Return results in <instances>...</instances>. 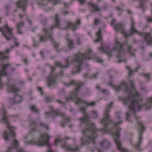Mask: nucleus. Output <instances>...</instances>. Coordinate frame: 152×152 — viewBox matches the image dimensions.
Masks as SVG:
<instances>
[{"mask_svg": "<svg viewBox=\"0 0 152 152\" xmlns=\"http://www.w3.org/2000/svg\"><path fill=\"white\" fill-rule=\"evenodd\" d=\"M130 83L131 88L129 89L125 83H121L115 88L117 91L123 90L126 94L129 95L127 97L124 99V103L126 105H129V111L127 113L126 118V120L128 121H129L130 115L131 114H133L134 117L136 120L139 119L140 118L135 114L136 111H140L142 107L148 110L152 106V97L148 98V101L144 105L141 106L140 104L139 101L141 100L142 99L134 88V81L130 80Z\"/></svg>", "mask_w": 152, "mask_h": 152, "instance_id": "nucleus-1", "label": "nucleus"}, {"mask_svg": "<svg viewBox=\"0 0 152 152\" xmlns=\"http://www.w3.org/2000/svg\"><path fill=\"white\" fill-rule=\"evenodd\" d=\"M113 102H112L108 105L106 108V110L104 118L101 121V123L103 124L104 128L103 130L111 133L113 137L115 140V143L118 149L123 152H130L127 150L122 148L121 142L120 140L119 131L121 128L118 126V125L122 124L123 121L120 117V113H117L116 114L117 122L113 124V121L110 119L109 115L110 111V107L112 105ZM99 152H102L98 150Z\"/></svg>", "mask_w": 152, "mask_h": 152, "instance_id": "nucleus-2", "label": "nucleus"}, {"mask_svg": "<svg viewBox=\"0 0 152 152\" xmlns=\"http://www.w3.org/2000/svg\"><path fill=\"white\" fill-rule=\"evenodd\" d=\"M80 110L84 114V118L81 119L83 122L87 124V128L82 131V133L86 136L89 140L91 141L94 145L95 144V140L96 138V132L101 130L97 129L94 123L88 120L89 117L88 114L86 113V109L84 107H81Z\"/></svg>", "mask_w": 152, "mask_h": 152, "instance_id": "nucleus-3", "label": "nucleus"}, {"mask_svg": "<svg viewBox=\"0 0 152 152\" xmlns=\"http://www.w3.org/2000/svg\"><path fill=\"white\" fill-rule=\"evenodd\" d=\"M91 50L89 49L83 54L78 53L75 55V59H71V62H73L74 61H75V64L73 68L72 74H77L80 72L83 68L84 61L86 59H90Z\"/></svg>", "mask_w": 152, "mask_h": 152, "instance_id": "nucleus-4", "label": "nucleus"}, {"mask_svg": "<svg viewBox=\"0 0 152 152\" xmlns=\"http://www.w3.org/2000/svg\"><path fill=\"white\" fill-rule=\"evenodd\" d=\"M98 49L102 51L108 55L110 56L111 55V52L117 50L118 53L117 56L119 60L118 63H120L122 61L126 62V60L124 59V55L125 54L124 50L123 48V45L116 39L114 45V47L111 50H109L108 49H106L104 48L102 46L101 47L99 48Z\"/></svg>", "mask_w": 152, "mask_h": 152, "instance_id": "nucleus-5", "label": "nucleus"}, {"mask_svg": "<svg viewBox=\"0 0 152 152\" xmlns=\"http://www.w3.org/2000/svg\"><path fill=\"white\" fill-rule=\"evenodd\" d=\"M2 112L1 115L2 120L6 124L7 127L9 129V132L7 131H4L3 134V137L5 140H9V135L14 137L15 136V133L14 132V128L11 126L8 121V117L6 115V110L4 108L2 109Z\"/></svg>", "mask_w": 152, "mask_h": 152, "instance_id": "nucleus-6", "label": "nucleus"}, {"mask_svg": "<svg viewBox=\"0 0 152 152\" xmlns=\"http://www.w3.org/2000/svg\"><path fill=\"white\" fill-rule=\"evenodd\" d=\"M59 15L56 14V15L55 20V24L52 25L50 28V30H52L55 27V26H57L59 28H61L62 29H67L68 28H69L73 31H75V29H77L78 27L80 25V20L78 19L77 21L74 22L73 23L71 22H66L64 24H66V26L65 27H63V25H61L59 23V19L58 17Z\"/></svg>", "mask_w": 152, "mask_h": 152, "instance_id": "nucleus-7", "label": "nucleus"}, {"mask_svg": "<svg viewBox=\"0 0 152 152\" xmlns=\"http://www.w3.org/2000/svg\"><path fill=\"white\" fill-rule=\"evenodd\" d=\"M41 139H39L38 142H36L34 140L32 141L27 142L26 140L27 138V136H26L24 138V142L28 144H35L38 146L47 145V146L50 147V144L48 142V140L50 137H51L46 133L41 134L40 135Z\"/></svg>", "mask_w": 152, "mask_h": 152, "instance_id": "nucleus-8", "label": "nucleus"}, {"mask_svg": "<svg viewBox=\"0 0 152 152\" xmlns=\"http://www.w3.org/2000/svg\"><path fill=\"white\" fill-rule=\"evenodd\" d=\"M13 30V28H9L7 25L2 28H0V31L1 32L2 34L6 38L7 41H10L12 39L16 41L17 39L14 36L12 32Z\"/></svg>", "mask_w": 152, "mask_h": 152, "instance_id": "nucleus-9", "label": "nucleus"}, {"mask_svg": "<svg viewBox=\"0 0 152 152\" xmlns=\"http://www.w3.org/2000/svg\"><path fill=\"white\" fill-rule=\"evenodd\" d=\"M51 110L52 113L54 115V116L60 115H61L63 120L61 122V125L63 127H65V126L64 125V124L70 121L69 118L68 117H67L65 113H61L60 111H56L53 110L52 107L51 108Z\"/></svg>", "mask_w": 152, "mask_h": 152, "instance_id": "nucleus-10", "label": "nucleus"}, {"mask_svg": "<svg viewBox=\"0 0 152 152\" xmlns=\"http://www.w3.org/2000/svg\"><path fill=\"white\" fill-rule=\"evenodd\" d=\"M137 123L139 125V126L138 127V130L139 133L140 138L138 142L135 146V147L137 149L139 150L140 145L141 144V141L142 139V135L143 134V132L145 129V128L143 126L142 123L139 121H137Z\"/></svg>", "mask_w": 152, "mask_h": 152, "instance_id": "nucleus-11", "label": "nucleus"}, {"mask_svg": "<svg viewBox=\"0 0 152 152\" xmlns=\"http://www.w3.org/2000/svg\"><path fill=\"white\" fill-rule=\"evenodd\" d=\"M28 2V0H20L16 2L17 6L18 7L21 8L23 11V14H20V18H22L25 14L24 11L26 9V5Z\"/></svg>", "mask_w": 152, "mask_h": 152, "instance_id": "nucleus-12", "label": "nucleus"}, {"mask_svg": "<svg viewBox=\"0 0 152 152\" xmlns=\"http://www.w3.org/2000/svg\"><path fill=\"white\" fill-rule=\"evenodd\" d=\"M138 33L140 36L144 37L145 41L146 42L147 45H150L151 44H152V37L151 36L150 32H138Z\"/></svg>", "mask_w": 152, "mask_h": 152, "instance_id": "nucleus-13", "label": "nucleus"}, {"mask_svg": "<svg viewBox=\"0 0 152 152\" xmlns=\"http://www.w3.org/2000/svg\"><path fill=\"white\" fill-rule=\"evenodd\" d=\"M43 30L45 32L46 37L42 35H40V41L43 42L47 40H48V39L47 37L49 40L51 41H53V39L51 34L48 32L49 30L46 28H44L43 29Z\"/></svg>", "mask_w": 152, "mask_h": 152, "instance_id": "nucleus-14", "label": "nucleus"}, {"mask_svg": "<svg viewBox=\"0 0 152 152\" xmlns=\"http://www.w3.org/2000/svg\"><path fill=\"white\" fill-rule=\"evenodd\" d=\"M12 65L11 64H3L1 65L0 70V84L1 83V77L7 75V69L8 66H11Z\"/></svg>", "mask_w": 152, "mask_h": 152, "instance_id": "nucleus-15", "label": "nucleus"}, {"mask_svg": "<svg viewBox=\"0 0 152 152\" xmlns=\"http://www.w3.org/2000/svg\"><path fill=\"white\" fill-rule=\"evenodd\" d=\"M75 102L76 104H79L81 105L84 104L86 106H93L95 105V102H91L85 101L82 100L81 99L77 97L75 100Z\"/></svg>", "mask_w": 152, "mask_h": 152, "instance_id": "nucleus-16", "label": "nucleus"}, {"mask_svg": "<svg viewBox=\"0 0 152 152\" xmlns=\"http://www.w3.org/2000/svg\"><path fill=\"white\" fill-rule=\"evenodd\" d=\"M115 29L116 31L118 32H121L122 34H124L126 37L129 36V34L127 33L125 30L124 29V26L121 23H118L115 24Z\"/></svg>", "mask_w": 152, "mask_h": 152, "instance_id": "nucleus-17", "label": "nucleus"}, {"mask_svg": "<svg viewBox=\"0 0 152 152\" xmlns=\"http://www.w3.org/2000/svg\"><path fill=\"white\" fill-rule=\"evenodd\" d=\"M84 83L76 81L75 80H72L67 84H65L66 86H69L71 85H75L77 86L75 89V92H77L80 88L83 85Z\"/></svg>", "mask_w": 152, "mask_h": 152, "instance_id": "nucleus-18", "label": "nucleus"}, {"mask_svg": "<svg viewBox=\"0 0 152 152\" xmlns=\"http://www.w3.org/2000/svg\"><path fill=\"white\" fill-rule=\"evenodd\" d=\"M100 145L101 147L105 149H108L111 147L110 142L107 140H104L101 141Z\"/></svg>", "mask_w": 152, "mask_h": 152, "instance_id": "nucleus-19", "label": "nucleus"}, {"mask_svg": "<svg viewBox=\"0 0 152 152\" xmlns=\"http://www.w3.org/2000/svg\"><path fill=\"white\" fill-rule=\"evenodd\" d=\"M124 45H126L127 48V52L130 56H135L134 53L132 50V45L129 44L128 42L124 43Z\"/></svg>", "mask_w": 152, "mask_h": 152, "instance_id": "nucleus-20", "label": "nucleus"}, {"mask_svg": "<svg viewBox=\"0 0 152 152\" xmlns=\"http://www.w3.org/2000/svg\"><path fill=\"white\" fill-rule=\"evenodd\" d=\"M66 63V65L64 66L59 61L55 62V64L56 66L60 67L61 69L63 68H67L68 67L69 65V63L70 62V57L65 60Z\"/></svg>", "mask_w": 152, "mask_h": 152, "instance_id": "nucleus-21", "label": "nucleus"}, {"mask_svg": "<svg viewBox=\"0 0 152 152\" xmlns=\"http://www.w3.org/2000/svg\"><path fill=\"white\" fill-rule=\"evenodd\" d=\"M62 147L66 148V150L67 151H78L79 149L78 146H76L75 147H72L71 145H69L65 144Z\"/></svg>", "mask_w": 152, "mask_h": 152, "instance_id": "nucleus-22", "label": "nucleus"}, {"mask_svg": "<svg viewBox=\"0 0 152 152\" xmlns=\"http://www.w3.org/2000/svg\"><path fill=\"white\" fill-rule=\"evenodd\" d=\"M89 5L91 7L92 9L91 11V13H93L96 12H99L100 10V8L98 7L97 5L94 4L93 3L89 2Z\"/></svg>", "mask_w": 152, "mask_h": 152, "instance_id": "nucleus-23", "label": "nucleus"}, {"mask_svg": "<svg viewBox=\"0 0 152 152\" xmlns=\"http://www.w3.org/2000/svg\"><path fill=\"white\" fill-rule=\"evenodd\" d=\"M102 31L100 28H99L98 31L96 33V39L94 40V42L96 43L99 42H101L102 40V37L101 35Z\"/></svg>", "mask_w": 152, "mask_h": 152, "instance_id": "nucleus-24", "label": "nucleus"}, {"mask_svg": "<svg viewBox=\"0 0 152 152\" xmlns=\"http://www.w3.org/2000/svg\"><path fill=\"white\" fill-rule=\"evenodd\" d=\"M134 22L133 20V19H131V32L129 34V36H131L132 35V34L134 33H137V31L135 28L134 27Z\"/></svg>", "mask_w": 152, "mask_h": 152, "instance_id": "nucleus-25", "label": "nucleus"}, {"mask_svg": "<svg viewBox=\"0 0 152 152\" xmlns=\"http://www.w3.org/2000/svg\"><path fill=\"white\" fill-rule=\"evenodd\" d=\"M56 82L55 79L52 77L49 78L47 81L48 86L51 87L55 84Z\"/></svg>", "mask_w": 152, "mask_h": 152, "instance_id": "nucleus-26", "label": "nucleus"}, {"mask_svg": "<svg viewBox=\"0 0 152 152\" xmlns=\"http://www.w3.org/2000/svg\"><path fill=\"white\" fill-rule=\"evenodd\" d=\"M9 88L8 91L9 92L16 93L19 91L18 88L14 85L9 86Z\"/></svg>", "mask_w": 152, "mask_h": 152, "instance_id": "nucleus-27", "label": "nucleus"}, {"mask_svg": "<svg viewBox=\"0 0 152 152\" xmlns=\"http://www.w3.org/2000/svg\"><path fill=\"white\" fill-rule=\"evenodd\" d=\"M16 25L18 33L20 34H23V32L20 30V28L24 26V22L21 21L20 23H17Z\"/></svg>", "mask_w": 152, "mask_h": 152, "instance_id": "nucleus-28", "label": "nucleus"}, {"mask_svg": "<svg viewBox=\"0 0 152 152\" xmlns=\"http://www.w3.org/2000/svg\"><path fill=\"white\" fill-rule=\"evenodd\" d=\"M126 68L128 69L129 70V73H128V75L129 76H131L132 74V73L133 72H136L137 71V69H140V65H138L135 69L134 70H132L131 68L129 67H126Z\"/></svg>", "mask_w": 152, "mask_h": 152, "instance_id": "nucleus-29", "label": "nucleus"}, {"mask_svg": "<svg viewBox=\"0 0 152 152\" xmlns=\"http://www.w3.org/2000/svg\"><path fill=\"white\" fill-rule=\"evenodd\" d=\"M147 0H140V2L139 5L137 7L138 8H141L143 11L145 10V6L144 3V1Z\"/></svg>", "mask_w": 152, "mask_h": 152, "instance_id": "nucleus-30", "label": "nucleus"}, {"mask_svg": "<svg viewBox=\"0 0 152 152\" xmlns=\"http://www.w3.org/2000/svg\"><path fill=\"white\" fill-rule=\"evenodd\" d=\"M67 43L68 45V48L71 49L74 48V44L73 42V40L70 39H67Z\"/></svg>", "mask_w": 152, "mask_h": 152, "instance_id": "nucleus-31", "label": "nucleus"}, {"mask_svg": "<svg viewBox=\"0 0 152 152\" xmlns=\"http://www.w3.org/2000/svg\"><path fill=\"white\" fill-rule=\"evenodd\" d=\"M16 103L19 102L22 100L21 97L18 95L16 96L14 98Z\"/></svg>", "mask_w": 152, "mask_h": 152, "instance_id": "nucleus-32", "label": "nucleus"}, {"mask_svg": "<svg viewBox=\"0 0 152 152\" xmlns=\"http://www.w3.org/2000/svg\"><path fill=\"white\" fill-rule=\"evenodd\" d=\"M30 125L31 127L32 130H34L36 129V122L34 121H32L30 123Z\"/></svg>", "mask_w": 152, "mask_h": 152, "instance_id": "nucleus-33", "label": "nucleus"}, {"mask_svg": "<svg viewBox=\"0 0 152 152\" xmlns=\"http://www.w3.org/2000/svg\"><path fill=\"white\" fill-rule=\"evenodd\" d=\"M39 125L40 126L44 128L47 129H49L48 126L43 122H40Z\"/></svg>", "mask_w": 152, "mask_h": 152, "instance_id": "nucleus-34", "label": "nucleus"}, {"mask_svg": "<svg viewBox=\"0 0 152 152\" xmlns=\"http://www.w3.org/2000/svg\"><path fill=\"white\" fill-rule=\"evenodd\" d=\"M48 1H51L53 2V5H56L60 3V0H48Z\"/></svg>", "mask_w": 152, "mask_h": 152, "instance_id": "nucleus-35", "label": "nucleus"}, {"mask_svg": "<svg viewBox=\"0 0 152 152\" xmlns=\"http://www.w3.org/2000/svg\"><path fill=\"white\" fill-rule=\"evenodd\" d=\"M140 75H142L143 77H145L148 80H150V74L149 73L141 74Z\"/></svg>", "mask_w": 152, "mask_h": 152, "instance_id": "nucleus-36", "label": "nucleus"}, {"mask_svg": "<svg viewBox=\"0 0 152 152\" xmlns=\"http://www.w3.org/2000/svg\"><path fill=\"white\" fill-rule=\"evenodd\" d=\"M9 102L10 105H13L16 104L14 98L10 99L9 100Z\"/></svg>", "mask_w": 152, "mask_h": 152, "instance_id": "nucleus-37", "label": "nucleus"}, {"mask_svg": "<svg viewBox=\"0 0 152 152\" xmlns=\"http://www.w3.org/2000/svg\"><path fill=\"white\" fill-rule=\"evenodd\" d=\"M31 109L34 112L38 113L39 111L38 109L36 107V106L34 105L31 107Z\"/></svg>", "mask_w": 152, "mask_h": 152, "instance_id": "nucleus-38", "label": "nucleus"}, {"mask_svg": "<svg viewBox=\"0 0 152 152\" xmlns=\"http://www.w3.org/2000/svg\"><path fill=\"white\" fill-rule=\"evenodd\" d=\"M13 145L14 148H18L19 145L18 142L16 140H15L14 142L13 143Z\"/></svg>", "mask_w": 152, "mask_h": 152, "instance_id": "nucleus-39", "label": "nucleus"}, {"mask_svg": "<svg viewBox=\"0 0 152 152\" xmlns=\"http://www.w3.org/2000/svg\"><path fill=\"white\" fill-rule=\"evenodd\" d=\"M91 116L93 118H96L97 117V115L96 113L94 111H91Z\"/></svg>", "mask_w": 152, "mask_h": 152, "instance_id": "nucleus-40", "label": "nucleus"}, {"mask_svg": "<svg viewBox=\"0 0 152 152\" xmlns=\"http://www.w3.org/2000/svg\"><path fill=\"white\" fill-rule=\"evenodd\" d=\"M3 53H0V59H3L5 58H8V57L3 54Z\"/></svg>", "mask_w": 152, "mask_h": 152, "instance_id": "nucleus-41", "label": "nucleus"}, {"mask_svg": "<svg viewBox=\"0 0 152 152\" xmlns=\"http://www.w3.org/2000/svg\"><path fill=\"white\" fill-rule=\"evenodd\" d=\"M81 145H88L89 144V143L88 141H85L84 142L83 141L82 138H81Z\"/></svg>", "mask_w": 152, "mask_h": 152, "instance_id": "nucleus-42", "label": "nucleus"}, {"mask_svg": "<svg viewBox=\"0 0 152 152\" xmlns=\"http://www.w3.org/2000/svg\"><path fill=\"white\" fill-rule=\"evenodd\" d=\"M52 99V98L50 97L46 96L45 98V100L47 102H50Z\"/></svg>", "mask_w": 152, "mask_h": 152, "instance_id": "nucleus-43", "label": "nucleus"}, {"mask_svg": "<svg viewBox=\"0 0 152 152\" xmlns=\"http://www.w3.org/2000/svg\"><path fill=\"white\" fill-rule=\"evenodd\" d=\"M94 24L95 26H97V25L99 23H100V20H98L97 19H95L94 20Z\"/></svg>", "mask_w": 152, "mask_h": 152, "instance_id": "nucleus-44", "label": "nucleus"}, {"mask_svg": "<svg viewBox=\"0 0 152 152\" xmlns=\"http://www.w3.org/2000/svg\"><path fill=\"white\" fill-rule=\"evenodd\" d=\"M56 102H58L59 104H61L63 105H64L65 104V102H63L61 100L58 99L56 100Z\"/></svg>", "mask_w": 152, "mask_h": 152, "instance_id": "nucleus-45", "label": "nucleus"}, {"mask_svg": "<svg viewBox=\"0 0 152 152\" xmlns=\"http://www.w3.org/2000/svg\"><path fill=\"white\" fill-rule=\"evenodd\" d=\"M61 141V139L60 138L57 139L55 140V145H57V143H58L59 142H60Z\"/></svg>", "mask_w": 152, "mask_h": 152, "instance_id": "nucleus-46", "label": "nucleus"}, {"mask_svg": "<svg viewBox=\"0 0 152 152\" xmlns=\"http://www.w3.org/2000/svg\"><path fill=\"white\" fill-rule=\"evenodd\" d=\"M33 45L36 47H37L38 46V44H37L36 41L34 39V38H33Z\"/></svg>", "mask_w": 152, "mask_h": 152, "instance_id": "nucleus-47", "label": "nucleus"}, {"mask_svg": "<svg viewBox=\"0 0 152 152\" xmlns=\"http://www.w3.org/2000/svg\"><path fill=\"white\" fill-rule=\"evenodd\" d=\"M53 45L55 48H57L59 46L58 44L55 42H53Z\"/></svg>", "mask_w": 152, "mask_h": 152, "instance_id": "nucleus-48", "label": "nucleus"}, {"mask_svg": "<svg viewBox=\"0 0 152 152\" xmlns=\"http://www.w3.org/2000/svg\"><path fill=\"white\" fill-rule=\"evenodd\" d=\"M115 20L114 19H113L111 22V25L112 26H115Z\"/></svg>", "mask_w": 152, "mask_h": 152, "instance_id": "nucleus-49", "label": "nucleus"}, {"mask_svg": "<svg viewBox=\"0 0 152 152\" xmlns=\"http://www.w3.org/2000/svg\"><path fill=\"white\" fill-rule=\"evenodd\" d=\"M78 1L81 4H83L86 1L85 0H78Z\"/></svg>", "mask_w": 152, "mask_h": 152, "instance_id": "nucleus-50", "label": "nucleus"}, {"mask_svg": "<svg viewBox=\"0 0 152 152\" xmlns=\"http://www.w3.org/2000/svg\"><path fill=\"white\" fill-rule=\"evenodd\" d=\"M63 72L62 71H61L59 74L57 75L58 76H63Z\"/></svg>", "mask_w": 152, "mask_h": 152, "instance_id": "nucleus-51", "label": "nucleus"}, {"mask_svg": "<svg viewBox=\"0 0 152 152\" xmlns=\"http://www.w3.org/2000/svg\"><path fill=\"white\" fill-rule=\"evenodd\" d=\"M17 152H25L23 148H20L17 150Z\"/></svg>", "mask_w": 152, "mask_h": 152, "instance_id": "nucleus-52", "label": "nucleus"}, {"mask_svg": "<svg viewBox=\"0 0 152 152\" xmlns=\"http://www.w3.org/2000/svg\"><path fill=\"white\" fill-rule=\"evenodd\" d=\"M50 68L51 70V72L52 74H53L54 72V70L56 68L55 67H53L52 66H51Z\"/></svg>", "mask_w": 152, "mask_h": 152, "instance_id": "nucleus-53", "label": "nucleus"}, {"mask_svg": "<svg viewBox=\"0 0 152 152\" xmlns=\"http://www.w3.org/2000/svg\"><path fill=\"white\" fill-rule=\"evenodd\" d=\"M89 73L88 72H86L83 75V77L84 78H86L88 75Z\"/></svg>", "mask_w": 152, "mask_h": 152, "instance_id": "nucleus-54", "label": "nucleus"}, {"mask_svg": "<svg viewBox=\"0 0 152 152\" xmlns=\"http://www.w3.org/2000/svg\"><path fill=\"white\" fill-rule=\"evenodd\" d=\"M69 12L68 11H64L63 12V13L64 15L67 14H69Z\"/></svg>", "mask_w": 152, "mask_h": 152, "instance_id": "nucleus-55", "label": "nucleus"}, {"mask_svg": "<svg viewBox=\"0 0 152 152\" xmlns=\"http://www.w3.org/2000/svg\"><path fill=\"white\" fill-rule=\"evenodd\" d=\"M96 74H94L90 78V79L93 78H96Z\"/></svg>", "mask_w": 152, "mask_h": 152, "instance_id": "nucleus-56", "label": "nucleus"}, {"mask_svg": "<svg viewBox=\"0 0 152 152\" xmlns=\"http://www.w3.org/2000/svg\"><path fill=\"white\" fill-rule=\"evenodd\" d=\"M66 99L67 101H68L69 100L73 99V97H68L66 98Z\"/></svg>", "mask_w": 152, "mask_h": 152, "instance_id": "nucleus-57", "label": "nucleus"}, {"mask_svg": "<svg viewBox=\"0 0 152 152\" xmlns=\"http://www.w3.org/2000/svg\"><path fill=\"white\" fill-rule=\"evenodd\" d=\"M15 69L13 67H11L10 70L11 72H13L15 70Z\"/></svg>", "mask_w": 152, "mask_h": 152, "instance_id": "nucleus-58", "label": "nucleus"}, {"mask_svg": "<svg viewBox=\"0 0 152 152\" xmlns=\"http://www.w3.org/2000/svg\"><path fill=\"white\" fill-rule=\"evenodd\" d=\"M38 90L41 92V94H42V88H40V87H38Z\"/></svg>", "mask_w": 152, "mask_h": 152, "instance_id": "nucleus-59", "label": "nucleus"}, {"mask_svg": "<svg viewBox=\"0 0 152 152\" xmlns=\"http://www.w3.org/2000/svg\"><path fill=\"white\" fill-rule=\"evenodd\" d=\"M127 13L129 14H131L132 13V12L131 11L129 10H127Z\"/></svg>", "mask_w": 152, "mask_h": 152, "instance_id": "nucleus-60", "label": "nucleus"}, {"mask_svg": "<svg viewBox=\"0 0 152 152\" xmlns=\"http://www.w3.org/2000/svg\"><path fill=\"white\" fill-rule=\"evenodd\" d=\"M47 20L46 19L44 18L42 20V22L43 23H46V22Z\"/></svg>", "mask_w": 152, "mask_h": 152, "instance_id": "nucleus-61", "label": "nucleus"}, {"mask_svg": "<svg viewBox=\"0 0 152 152\" xmlns=\"http://www.w3.org/2000/svg\"><path fill=\"white\" fill-rule=\"evenodd\" d=\"M116 8L117 10H118V11L122 10V9L121 8L119 7H116Z\"/></svg>", "mask_w": 152, "mask_h": 152, "instance_id": "nucleus-62", "label": "nucleus"}, {"mask_svg": "<svg viewBox=\"0 0 152 152\" xmlns=\"http://www.w3.org/2000/svg\"><path fill=\"white\" fill-rule=\"evenodd\" d=\"M64 4L65 7H66L67 6L70 5L69 4H67L66 2H64Z\"/></svg>", "mask_w": 152, "mask_h": 152, "instance_id": "nucleus-63", "label": "nucleus"}, {"mask_svg": "<svg viewBox=\"0 0 152 152\" xmlns=\"http://www.w3.org/2000/svg\"><path fill=\"white\" fill-rule=\"evenodd\" d=\"M12 148L11 147H10L8 148V151L6 152H11L10 150H11Z\"/></svg>", "mask_w": 152, "mask_h": 152, "instance_id": "nucleus-64", "label": "nucleus"}]
</instances>
